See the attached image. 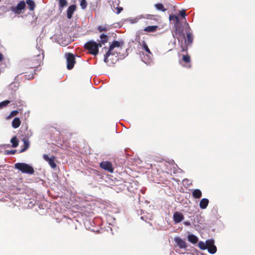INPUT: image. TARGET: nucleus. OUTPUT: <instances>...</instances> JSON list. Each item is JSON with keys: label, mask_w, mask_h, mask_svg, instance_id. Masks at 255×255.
Listing matches in <instances>:
<instances>
[{"label": "nucleus", "mask_w": 255, "mask_h": 255, "mask_svg": "<svg viewBox=\"0 0 255 255\" xmlns=\"http://www.w3.org/2000/svg\"><path fill=\"white\" fill-rule=\"evenodd\" d=\"M44 58V55L40 53L26 59L23 62V66L27 68H34L40 66Z\"/></svg>", "instance_id": "1"}, {"label": "nucleus", "mask_w": 255, "mask_h": 255, "mask_svg": "<svg viewBox=\"0 0 255 255\" xmlns=\"http://www.w3.org/2000/svg\"><path fill=\"white\" fill-rule=\"evenodd\" d=\"M101 47V43H97L96 42L91 40L86 42L84 47L88 51V52L91 55L96 56L99 53V47Z\"/></svg>", "instance_id": "2"}, {"label": "nucleus", "mask_w": 255, "mask_h": 255, "mask_svg": "<svg viewBox=\"0 0 255 255\" xmlns=\"http://www.w3.org/2000/svg\"><path fill=\"white\" fill-rule=\"evenodd\" d=\"M14 168L19 170L23 173L33 174L34 172L33 168L30 165L25 163H16L14 164Z\"/></svg>", "instance_id": "3"}, {"label": "nucleus", "mask_w": 255, "mask_h": 255, "mask_svg": "<svg viewBox=\"0 0 255 255\" xmlns=\"http://www.w3.org/2000/svg\"><path fill=\"white\" fill-rule=\"evenodd\" d=\"M123 44V42H122L121 43L118 41H114L112 44L110 45L109 48L108 49V50L106 52L105 54L104 55V62L106 63H109L108 60V55L109 53L112 52L113 50H114L115 48L120 47L121 46V45Z\"/></svg>", "instance_id": "4"}, {"label": "nucleus", "mask_w": 255, "mask_h": 255, "mask_svg": "<svg viewBox=\"0 0 255 255\" xmlns=\"http://www.w3.org/2000/svg\"><path fill=\"white\" fill-rule=\"evenodd\" d=\"M169 20L170 21H172L173 22H174V23L175 24V34L173 33V37H175V35H177V33L179 34L182 35L183 34V31H180L179 30L178 27V25L180 23V20H179V17L177 16H176V15H174V14L170 15H169Z\"/></svg>", "instance_id": "5"}, {"label": "nucleus", "mask_w": 255, "mask_h": 255, "mask_svg": "<svg viewBox=\"0 0 255 255\" xmlns=\"http://www.w3.org/2000/svg\"><path fill=\"white\" fill-rule=\"evenodd\" d=\"M67 61V68L71 70L73 68L76 63L75 57L71 53H68L66 54Z\"/></svg>", "instance_id": "6"}, {"label": "nucleus", "mask_w": 255, "mask_h": 255, "mask_svg": "<svg viewBox=\"0 0 255 255\" xmlns=\"http://www.w3.org/2000/svg\"><path fill=\"white\" fill-rule=\"evenodd\" d=\"M207 249L209 253L213 254L217 252V248L214 245V241L213 240H208L206 241Z\"/></svg>", "instance_id": "7"}, {"label": "nucleus", "mask_w": 255, "mask_h": 255, "mask_svg": "<svg viewBox=\"0 0 255 255\" xmlns=\"http://www.w3.org/2000/svg\"><path fill=\"white\" fill-rule=\"evenodd\" d=\"M100 167L103 169L108 171L111 173H113L114 172L112 164L109 161H102L100 163Z\"/></svg>", "instance_id": "8"}, {"label": "nucleus", "mask_w": 255, "mask_h": 255, "mask_svg": "<svg viewBox=\"0 0 255 255\" xmlns=\"http://www.w3.org/2000/svg\"><path fill=\"white\" fill-rule=\"evenodd\" d=\"M44 159L48 162L49 164L52 168H55L56 167V164L55 162L54 156H52L51 157H49L47 155L44 154L43 155Z\"/></svg>", "instance_id": "9"}, {"label": "nucleus", "mask_w": 255, "mask_h": 255, "mask_svg": "<svg viewBox=\"0 0 255 255\" xmlns=\"http://www.w3.org/2000/svg\"><path fill=\"white\" fill-rule=\"evenodd\" d=\"M174 241L177 245L181 249H185L187 247L186 242L180 237H175Z\"/></svg>", "instance_id": "10"}, {"label": "nucleus", "mask_w": 255, "mask_h": 255, "mask_svg": "<svg viewBox=\"0 0 255 255\" xmlns=\"http://www.w3.org/2000/svg\"><path fill=\"white\" fill-rule=\"evenodd\" d=\"M76 9V5L75 4L69 6L67 10V16L68 19L72 17L73 13Z\"/></svg>", "instance_id": "11"}, {"label": "nucleus", "mask_w": 255, "mask_h": 255, "mask_svg": "<svg viewBox=\"0 0 255 255\" xmlns=\"http://www.w3.org/2000/svg\"><path fill=\"white\" fill-rule=\"evenodd\" d=\"M184 219V216L179 212H175L173 214V220L176 223H178Z\"/></svg>", "instance_id": "12"}, {"label": "nucleus", "mask_w": 255, "mask_h": 255, "mask_svg": "<svg viewBox=\"0 0 255 255\" xmlns=\"http://www.w3.org/2000/svg\"><path fill=\"white\" fill-rule=\"evenodd\" d=\"M182 61L186 63L187 65L186 66L188 68L191 67V58L190 56L188 54L183 55L182 56Z\"/></svg>", "instance_id": "13"}, {"label": "nucleus", "mask_w": 255, "mask_h": 255, "mask_svg": "<svg viewBox=\"0 0 255 255\" xmlns=\"http://www.w3.org/2000/svg\"><path fill=\"white\" fill-rule=\"evenodd\" d=\"M209 200L207 198H203L199 203L200 208L202 209H205L207 208L209 204Z\"/></svg>", "instance_id": "14"}, {"label": "nucleus", "mask_w": 255, "mask_h": 255, "mask_svg": "<svg viewBox=\"0 0 255 255\" xmlns=\"http://www.w3.org/2000/svg\"><path fill=\"white\" fill-rule=\"evenodd\" d=\"M143 18L147 19L153 20L155 21H158L159 20V16L155 14H146L143 16Z\"/></svg>", "instance_id": "15"}, {"label": "nucleus", "mask_w": 255, "mask_h": 255, "mask_svg": "<svg viewBox=\"0 0 255 255\" xmlns=\"http://www.w3.org/2000/svg\"><path fill=\"white\" fill-rule=\"evenodd\" d=\"M192 195L195 199H199L202 197V193L200 189H196L192 191Z\"/></svg>", "instance_id": "16"}, {"label": "nucleus", "mask_w": 255, "mask_h": 255, "mask_svg": "<svg viewBox=\"0 0 255 255\" xmlns=\"http://www.w3.org/2000/svg\"><path fill=\"white\" fill-rule=\"evenodd\" d=\"M21 124V121L18 118H15L11 123L12 127L14 128H18Z\"/></svg>", "instance_id": "17"}, {"label": "nucleus", "mask_w": 255, "mask_h": 255, "mask_svg": "<svg viewBox=\"0 0 255 255\" xmlns=\"http://www.w3.org/2000/svg\"><path fill=\"white\" fill-rule=\"evenodd\" d=\"M158 26H147L144 28V31L148 32H154L157 29Z\"/></svg>", "instance_id": "18"}, {"label": "nucleus", "mask_w": 255, "mask_h": 255, "mask_svg": "<svg viewBox=\"0 0 255 255\" xmlns=\"http://www.w3.org/2000/svg\"><path fill=\"white\" fill-rule=\"evenodd\" d=\"M188 240L192 244H196L198 242V239L194 235L191 234L188 236Z\"/></svg>", "instance_id": "19"}, {"label": "nucleus", "mask_w": 255, "mask_h": 255, "mask_svg": "<svg viewBox=\"0 0 255 255\" xmlns=\"http://www.w3.org/2000/svg\"><path fill=\"white\" fill-rule=\"evenodd\" d=\"M26 3L29 6V9L30 10H33L35 7V4L33 0H26Z\"/></svg>", "instance_id": "20"}, {"label": "nucleus", "mask_w": 255, "mask_h": 255, "mask_svg": "<svg viewBox=\"0 0 255 255\" xmlns=\"http://www.w3.org/2000/svg\"><path fill=\"white\" fill-rule=\"evenodd\" d=\"M100 37L101 38V41L99 43H101V45L105 44L108 41V36L104 33L101 34Z\"/></svg>", "instance_id": "21"}, {"label": "nucleus", "mask_w": 255, "mask_h": 255, "mask_svg": "<svg viewBox=\"0 0 255 255\" xmlns=\"http://www.w3.org/2000/svg\"><path fill=\"white\" fill-rule=\"evenodd\" d=\"M12 147H16L18 145V140L16 136H13L10 140Z\"/></svg>", "instance_id": "22"}, {"label": "nucleus", "mask_w": 255, "mask_h": 255, "mask_svg": "<svg viewBox=\"0 0 255 255\" xmlns=\"http://www.w3.org/2000/svg\"><path fill=\"white\" fill-rule=\"evenodd\" d=\"M24 147L20 150V152H23L27 150L29 146V142L27 139H23Z\"/></svg>", "instance_id": "23"}, {"label": "nucleus", "mask_w": 255, "mask_h": 255, "mask_svg": "<svg viewBox=\"0 0 255 255\" xmlns=\"http://www.w3.org/2000/svg\"><path fill=\"white\" fill-rule=\"evenodd\" d=\"M59 9L62 10L64 7L66 6L68 4L67 0H59Z\"/></svg>", "instance_id": "24"}, {"label": "nucleus", "mask_w": 255, "mask_h": 255, "mask_svg": "<svg viewBox=\"0 0 255 255\" xmlns=\"http://www.w3.org/2000/svg\"><path fill=\"white\" fill-rule=\"evenodd\" d=\"M141 46L142 49H144L146 52H147L149 54H152L150 49L148 48L147 45L146 44V42L144 41L142 42Z\"/></svg>", "instance_id": "25"}, {"label": "nucleus", "mask_w": 255, "mask_h": 255, "mask_svg": "<svg viewBox=\"0 0 255 255\" xmlns=\"http://www.w3.org/2000/svg\"><path fill=\"white\" fill-rule=\"evenodd\" d=\"M155 8L158 10L161 11H165L166 9L164 8L163 5L161 3H158L154 5Z\"/></svg>", "instance_id": "26"}, {"label": "nucleus", "mask_w": 255, "mask_h": 255, "mask_svg": "<svg viewBox=\"0 0 255 255\" xmlns=\"http://www.w3.org/2000/svg\"><path fill=\"white\" fill-rule=\"evenodd\" d=\"M25 6V3L24 1H22L19 2L16 6V9L21 10L23 9Z\"/></svg>", "instance_id": "27"}, {"label": "nucleus", "mask_w": 255, "mask_h": 255, "mask_svg": "<svg viewBox=\"0 0 255 255\" xmlns=\"http://www.w3.org/2000/svg\"><path fill=\"white\" fill-rule=\"evenodd\" d=\"M198 247L200 249L205 250L207 249L206 243H204L203 242L200 241L198 243Z\"/></svg>", "instance_id": "28"}, {"label": "nucleus", "mask_w": 255, "mask_h": 255, "mask_svg": "<svg viewBox=\"0 0 255 255\" xmlns=\"http://www.w3.org/2000/svg\"><path fill=\"white\" fill-rule=\"evenodd\" d=\"M181 48V52H187L188 50V45L186 44V41L185 40L184 44H182L180 45Z\"/></svg>", "instance_id": "29"}, {"label": "nucleus", "mask_w": 255, "mask_h": 255, "mask_svg": "<svg viewBox=\"0 0 255 255\" xmlns=\"http://www.w3.org/2000/svg\"><path fill=\"white\" fill-rule=\"evenodd\" d=\"M98 30L99 31V32H101L102 31H107L109 28L108 27L106 26H101L100 25L98 27Z\"/></svg>", "instance_id": "30"}, {"label": "nucleus", "mask_w": 255, "mask_h": 255, "mask_svg": "<svg viewBox=\"0 0 255 255\" xmlns=\"http://www.w3.org/2000/svg\"><path fill=\"white\" fill-rule=\"evenodd\" d=\"M10 103V101L5 100L0 103V109L7 106V105Z\"/></svg>", "instance_id": "31"}, {"label": "nucleus", "mask_w": 255, "mask_h": 255, "mask_svg": "<svg viewBox=\"0 0 255 255\" xmlns=\"http://www.w3.org/2000/svg\"><path fill=\"white\" fill-rule=\"evenodd\" d=\"M80 6L83 9H85L87 6V3L86 0H80Z\"/></svg>", "instance_id": "32"}, {"label": "nucleus", "mask_w": 255, "mask_h": 255, "mask_svg": "<svg viewBox=\"0 0 255 255\" xmlns=\"http://www.w3.org/2000/svg\"><path fill=\"white\" fill-rule=\"evenodd\" d=\"M187 40L188 44H191L193 41V37L190 33L187 34Z\"/></svg>", "instance_id": "33"}, {"label": "nucleus", "mask_w": 255, "mask_h": 255, "mask_svg": "<svg viewBox=\"0 0 255 255\" xmlns=\"http://www.w3.org/2000/svg\"><path fill=\"white\" fill-rule=\"evenodd\" d=\"M18 114V111L17 110H13L10 112L9 115L8 116V118H10L12 117L16 116Z\"/></svg>", "instance_id": "34"}, {"label": "nucleus", "mask_w": 255, "mask_h": 255, "mask_svg": "<svg viewBox=\"0 0 255 255\" xmlns=\"http://www.w3.org/2000/svg\"><path fill=\"white\" fill-rule=\"evenodd\" d=\"M180 15L181 17L185 18L186 16L185 10L182 9L180 11Z\"/></svg>", "instance_id": "35"}, {"label": "nucleus", "mask_w": 255, "mask_h": 255, "mask_svg": "<svg viewBox=\"0 0 255 255\" xmlns=\"http://www.w3.org/2000/svg\"><path fill=\"white\" fill-rule=\"evenodd\" d=\"M117 11L116 13L117 14H119L123 10V8L122 7H117Z\"/></svg>", "instance_id": "36"}, {"label": "nucleus", "mask_w": 255, "mask_h": 255, "mask_svg": "<svg viewBox=\"0 0 255 255\" xmlns=\"http://www.w3.org/2000/svg\"><path fill=\"white\" fill-rule=\"evenodd\" d=\"M16 152V150H11L9 151H7V153L8 154H14Z\"/></svg>", "instance_id": "37"}, {"label": "nucleus", "mask_w": 255, "mask_h": 255, "mask_svg": "<svg viewBox=\"0 0 255 255\" xmlns=\"http://www.w3.org/2000/svg\"><path fill=\"white\" fill-rule=\"evenodd\" d=\"M116 54H117V53L114 50H113V51L112 52L109 53V54L108 55V58L111 56V55H115Z\"/></svg>", "instance_id": "38"}, {"label": "nucleus", "mask_w": 255, "mask_h": 255, "mask_svg": "<svg viewBox=\"0 0 255 255\" xmlns=\"http://www.w3.org/2000/svg\"><path fill=\"white\" fill-rule=\"evenodd\" d=\"M184 224L186 226H190V223L188 222V221H187V222H184Z\"/></svg>", "instance_id": "39"}, {"label": "nucleus", "mask_w": 255, "mask_h": 255, "mask_svg": "<svg viewBox=\"0 0 255 255\" xmlns=\"http://www.w3.org/2000/svg\"><path fill=\"white\" fill-rule=\"evenodd\" d=\"M32 78H33V76H32L31 78H28V79H32Z\"/></svg>", "instance_id": "40"}]
</instances>
